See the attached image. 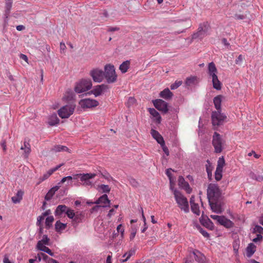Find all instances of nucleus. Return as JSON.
<instances>
[{"label":"nucleus","instance_id":"obj_1","mask_svg":"<svg viewBox=\"0 0 263 263\" xmlns=\"http://www.w3.org/2000/svg\"><path fill=\"white\" fill-rule=\"evenodd\" d=\"M209 204L213 212L221 214L224 210V202L221 192L217 184L210 183L207 189Z\"/></svg>","mask_w":263,"mask_h":263},{"label":"nucleus","instance_id":"obj_2","mask_svg":"<svg viewBox=\"0 0 263 263\" xmlns=\"http://www.w3.org/2000/svg\"><path fill=\"white\" fill-rule=\"evenodd\" d=\"M208 73L212 79L213 88L218 90H220L222 84L218 79L217 69L213 62H211L208 64Z\"/></svg>","mask_w":263,"mask_h":263},{"label":"nucleus","instance_id":"obj_3","mask_svg":"<svg viewBox=\"0 0 263 263\" xmlns=\"http://www.w3.org/2000/svg\"><path fill=\"white\" fill-rule=\"evenodd\" d=\"M174 195L178 207L184 213H189L190 209L187 198L178 190L174 191Z\"/></svg>","mask_w":263,"mask_h":263},{"label":"nucleus","instance_id":"obj_4","mask_svg":"<svg viewBox=\"0 0 263 263\" xmlns=\"http://www.w3.org/2000/svg\"><path fill=\"white\" fill-rule=\"evenodd\" d=\"M104 78H105L108 83H113L117 81V76L116 73L114 65H106L104 67Z\"/></svg>","mask_w":263,"mask_h":263},{"label":"nucleus","instance_id":"obj_5","mask_svg":"<svg viewBox=\"0 0 263 263\" xmlns=\"http://www.w3.org/2000/svg\"><path fill=\"white\" fill-rule=\"evenodd\" d=\"M92 87V82L89 79H82L78 82L74 87V91L78 93H82L89 90Z\"/></svg>","mask_w":263,"mask_h":263},{"label":"nucleus","instance_id":"obj_6","mask_svg":"<svg viewBox=\"0 0 263 263\" xmlns=\"http://www.w3.org/2000/svg\"><path fill=\"white\" fill-rule=\"evenodd\" d=\"M212 144L215 152L220 153L223 148L224 141L219 134L215 132L213 136Z\"/></svg>","mask_w":263,"mask_h":263},{"label":"nucleus","instance_id":"obj_7","mask_svg":"<svg viewBox=\"0 0 263 263\" xmlns=\"http://www.w3.org/2000/svg\"><path fill=\"white\" fill-rule=\"evenodd\" d=\"M209 27V24L208 22H204L200 24L199 26L197 32L193 34L192 38L193 39L197 38L202 39L208 34Z\"/></svg>","mask_w":263,"mask_h":263},{"label":"nucleus","instance_id":"obj_8","mask_svg":"<svg viewBox=\"0 0 263 263\" xmlns=\"http://www.w3.org/2000/svg\"><path fill=\"white\" fill-rule=\"evenodd\" d=\"M95 173H86V174H78L76 176H78L80 180L82 182V185L85 186L92 187L93 185V183L90 181L91 179L95 178L96 176Z\"/></svg>","mask_w":263,"mask_h":263},{"label":"nucleus","instance_id":"obj_9","mask_svg":"<svg viewBox=\"0 0 263 263\" xmlns=\"http://www.w3.org/2000/svg\"><path fill=\"white\" fill-rule=\"evenodd\" d=\"M225 115L221 113V111H214L212 114V121L214 126H219L222 124L226 119Z\"/></svg>","mask_w":263,"mask_h":263},{"label":"nucleus","instance_id":"obj_10","mask_svg":"<svg viewBox=\"0 0 263 263\" xmlns=\"http://www.w3.org/2000/svg\"><path fill=\"white\" fill-rule=\"evenodd\" d=\"M75 106L72 104L63 106L58 110L59 116L61 118H68L73 112Z\"/></svg>","mask_w":263,"mask_h":263},{"label":"nucleus","instance_id":"obj_11","mask_svg":"<svg viewBox=\"0 0 263 263\" xmlns=\"http://www.w3.org/2000/svg\"><path fill=\"white\" fill-rule=\"evenodd\" d=\"M89 74L93 81L96 83H100L104 79V71L99 68L91 69L89 72Z\"/></svg>","mask_w":263,"mask_h":263},{"label":"nucleus","instance_id":"obj_12","mask_svg":"<svg viewBox=\"0 0 263 263\" xmlns=\"http://www.w3.org/2000/svg\"><path fill=\"white\" fill-rule=\"evenodd\" d=\"M99 104L98 102L94 99H82L79 102V105L83 108H89L97 106Z\"/></svg>","mask_w":263,"mask_h":263},{"label":"nucleus","instance_id":"obj_13","mask_svg":"<svg viewBox=\"0 0 263 263\" xmlns=\"http://www.w3.org/2000/svg\"><path fill=\"white\" fill-rule=\"evenodd\" d=\"M155 107L160 111L166 113L168 111L167 103L161 99H156L153 101Z\"/></svg>","mask_w":263,"mask_h":263},{"label":"nucleus","instance_id":"obj_14","mask_svg":"<svg viewBox=\"0 0 263 263\" xmlns=\"http://www.w3.org/2000/svg\"><path fill=\"white\" fill-rule=\"evenodd\" d=\"M107 89V85L105 84H101L96 86L91 92L96 97L101 95L103 92Z\"/></svg>","mask_w":263,"mask_h":263},{"label":"nucleus","instance_id":"obj_15","mask_svg":"<svg viewBox=\"0 0 263 263\" xmlns=\"http://www.w3.org/2000/svg\"><path fill=\"white\" fill-rule=\"evenodd\" d=\"M179 186L184 190L187 193L190 194L192 192V189L190 186L189 183L184 180V178L180 176L178 178Z\"/></svg>","mask_w":263,"mask_h":263},{"label":"nucleus","instance_id":"obj_16","mask_svg":"<svg viewBox=\"0 0 263 263\" xmlns=\"http://www.w3.org/2000/svg\"><path fill=\"white\" fill-rule=\"evenodd\" d=\"M151 134L152 137L157 141V142L161 145L163 146L164 144V141L161 135L156 130L152 129Z\"/></svg>","mask_w":263,"mask_h":263},{"label":"nucleus","instance_id":"obj_17","mask_svg":"<svg viewBox=\"0 0 263 263\" xmlns=\"http://www.w3.org/2000/svg\"><path fill=\"white\" fill-rule=\"evenodd\" d=\"M149 112L153 117V120L157 123L159 124L161 121V117L159 112L154 108H149Z\"/></svg>","mask_w":263,"mask_h":263},{"label":"nucleus","instance_id":"obj_18","mask_svg":"<svg viewBox=\"0 0 263 263\" xmlns=\"http://www.w3.org/2000/svg\"><path fill=\"white\" fill-rule=\"evenodd\" d=\"M95 203L96 204H103L102 206L106 207L109 206L110 200L108 199L107 195L106 194H104L99 198Z\"/></svg>","mask_w":263,"mask_h":263},{"label":"nucleus","instance_id":"obj_19","mask_svg":"<svg viewBox=\"0 0 263 263\" xmlns=\"http://www.w3.org/2000/svg\"><path fill=\"white\" fill-rule=\"evenodd\" d=\"M218 224L224 226L226 228H231L234 226V223L224 216H222V218Z\"/></svg>","mask_w":263,"mask_h":263},{"label":"nucleus","instance_id":"obj_20","mask_svg":"<svg viewBox=\"0 0 263 263\" xmlns=\"http://www.w3.org/2000/svg\"><path fill=\"white\" fill-rule=\"evenodd\" d=\"M68 209V207L64 204L59 205L57 208L54 211V215L55 216H60L61 217V215L63 213H65Z\"/></svg>","mask_w":263,"mask_h":263},{"label":"nucleus","instance_id":"obj_21","mask_svg":"<svg viewBox=\"0 0 263 263\" xmlns=\"http://www.w3.org/2000/svg\"><path fill=\"white\" fill-rule=\"evenodd\" d=\"M256 249V246L253 243H250L248 245L246 248V255L248 258L251 257L255 252Z\"/></svg>","mask_w":263,"mask_h":263},{"label":"nucleus","instance_id":"obj_22","mask_svg":"<svg viewBox=\"0 0 263 263\" xmlns=\"http://www.w3.org/2000/svg\"><path fill=\"white\" fill-rule=\"evenodd\" d=\"M222 96L221 95H218L213 99V103L215 107L218 111H221V104L222 102Z\"/></svg>","mask_w":263,"mask_h":263},{"label":"nucleus","instance_id":"obj_23","mask_svg":"<svg viewBox=\"0 0 263 263\" xmlns=\"http://www.w3.org/2000/svg\"><path fill=\"white\" fill-rule=\"evenodd\" d=\"M173 96L172 92L168 88H165L160 93V97L165 99H170Z\"/></svg>","mask_w":263,"mask_h":263},{"label":"nucleus","instance_id":"obj_24","mask_svg":"<svg viewBox=\"0 0 263 263\" xmlns=\"http://www.w3.org/2000/svg\"><path fill=\"white\" fill-rule=\"evenodd\" d=\"M49 238L47 235H44L42 239L39 240L37 243V249L42 247L45 246V245H49Z\"/></svg>","mask_w":263,"mask_h":263},{"label":"nucleus","instance_id":"obj_25","mask_svg":"<svg viewBox=\"0 0 263 263\" xmlns=\"http://www.w3.org/2000/svg\"><path fill=\"white\" fill-rule=\"evenodd\" d=\"M21 149L24 151L25 156L27 157L31 151L30 145L29 142L26 140L24 141V144L21 146Z\"/></svg>","mask_w":263,"mask_h":263},{"label":"nucleus","instance_id":"obj_26","mask_svg":"<svg viewBox=\"0 0 263 263\" xmlns=\"http://www.w3.org/2000/svg\"><path fill=\"white\" fill-rule=\"evenodd\" d=\"M136 250L135 249H130L128 252L125 253L123 256L122 257L124 258L125 259H121L120 261L121 262H124L126 261H127L131 256L134 255L135 254Z\"/></svg>","mask_w":263,"mask_h":263},{"label":"nucleus","instance_id":"obj_27","mask_svg":"<svg viewBox=\"0 0 263 263\" xmlns=\"http://www.w3.org/2000/svg\"><path fill=\"white\" fill-rule=\"evenodd\" d=\"M23 194V192L21 190L18 191L16 196L11 198L12 202L14 203H19L22 199Z\"/></svg>","mask_w":263,"mask_h":263},{"label":"nucleus","instance_id":"obj_28","mask_svg":"<svg viewBox=\"0 0 263 263\" xmlns=\"http://www.w3.org/2000/svg\"><path fill=\"white\" fill-rule=\"evenodd\" d=\"M59 119L56 114L52 115L49 118L48 123L50 125L54 126L59 124Z\"/></svg>","mask_w":263,"mask_h":263},{"label":"nucleus","instance_id":"obj_29","mask_svg":"<svg viewBox=\"0 0 263 263\" xmlns=\"http://www.w3.org/2000/svg\"><path fill=\"white\" fill-rule=\"evenodd\" d=\"M193 253L196 261L201 262H202L204 261L205 256L199 251L195 250L193 251Z\"/></svg>","mask_w":263,"mask_h":263},{"label":"nucleus","instance_id":"obj_30","mask_svg":"<svg viewBox=\"0 0 263 263\" xmlns=\"http://www.w3.org/2000/svg\"><path fill=\"white\" fill-rule=\"evenodd\" d=\"M66 227V223H62L60 221H57L55 224V229L57 232H61L65 229Z\"/></svg>","mask_w":263,"mask_h":263},{"label":"nucleus","instance_id":"obj_31","mask_svg":"<svg viewBox=\"0 0 263 263\" xmlns=\"http://www.w3.org/2000/svg\"><path fill=\"white\" fill-rule=\"evenodd\" d=\"M12 0H6L5 13H6V14H10L12 6Z\"/></svg>","mask_w":263,"mask_h":263},{"label":"nucleus","instance_id":"obj_32","mask_svg":"<svg viewBox=\"0 0 263 263\" xmlns=\"http://www.w3.org/2000/svg\"><path fill=\"white\" fill-rule=\"evenodd\" d=\"M129 66V61H126L123 62L120 66L119 69L122 73H125Z\"/></svg>","mask_w":263,"mask_h":263},{"label":"nucleus","instance_id":"obj_33","mask_svg":"<svg viewBox=\"0 0 263 263\" xmlns=\"http://www.w3.org/2000/svg\"><path fill=\"white\" fill-rule=\"evenodd\" d=\"M239 240L236 239L233 242V248L234 252L236 256L238 255V250L239 248Z\"/></svg>","mask_w":263,"mask_h":263},{"label":"nucleus","instance_id":"obj_34","mask_svg":"<svg viewBox=\"0 0 263 263\" xmlns=\"http://www.w3.org/2000/svg\"><path fill=\"white\" fill-rule=\"evenodd\" d=\"M52 150L55 152H66L68 150V148L65 146L57 145L53 147Z\"/></svg>","mask_w":263,"mask_h":263},{"label":"nucleus","instance_id":"obj_35","mask_svg":"<svg viewBox=\"0 0 263 263\" xmlns=\"http://www.w3.org/2000/svg\"><path fill=\"white\" fill-rule=\"evenodd\" d=\"M191 210L193 213L196 214L197 216H199L200 214V211L199 210V206L198 204L194 203L191 205Z\"/></svg>","mask_w":263,"mask_h":263},{"label":"nucleus","instance_id":"obj_36","mask_svg":"<svg viewBox=\"0 0 263 263\" xmlns=\"http://www.w3.org/2000/svg\"><path fill=\"white\" fill-rule=\"evenodd\" d=\"M225 164V160L223 156L219 158L217 161V165L216 168L222 170L223 167Z\"/></svg>","mask_w":263,"mask_h":263},{"label":"nucleus","instance_id":"obj_37","mask_svg":"<svg viewBox=\"0 0 263 263\" xmlns=\"http://www.w3.org/2000/svg\"><path fill=\"white\" fill-rule=\"evenodd\" d=\"M54 221V218L52 216H48L45 220V224L46 228L49 229L52 226V223Z\"/></svg>","mask_w":263,"mask_h":263},{"label":"nucleus","instance_id":"obj_38","mask_svg":"<svg viewBox=\"0 0 263 263\" xmlns=\"http://www.w3.org/2000/svg\"><path fill=\"white\" fill-rule=\"evenodd\" d=\"M197 80V77H190L187 78L185 81V84L186 85L190 86L195 83Z\"/></svg>","mask_w":263,"mask_h":263},{"label":"nucleus","instance_id":"obj_39","mask_svg":"<svg viewBox=\"0 0 263 263\" xmlns=\"http://www.w3.org/2000/svg\"><path fill=\"white\" fill-rule=\"evenodd\" d=\"M99 190H101L103 193H109L110 191V189L108 185L101 184L98 186Z\"/></svg>","mask_w":263,"mask_h":263},{"label":"nucleus","instance_id":"obj_40","mask_svg":"<svg viewBox=\"0 0 263 263\" xmlns=\"http://www.w3.org/2000/svg\"><path fill=\"white\" fill-rule=\"evenodd\" d=\"M37 249L48 254L51 256H54V253L52 252L50 249L46 246L42 247L41 248H37Z\"/></svg>","mask_w":263,"mask_h":263},{"label":"nucleus","instance_id":"obj_41","mask_svg":"<svg viewBox=\"0 0 263 263\" xmlns=\"http://www.w3.org/2000/svg\"><path fill=\"white\" fill-rule=\"evenodd\" d=\"M222 170L217 168L216 169V171L215 172V178L217 181H219L221 179L222 177Z\"/></svg>","mask_w":263,"mask_h":263},{"label":"nucleus","instance_id":"obj_42","mask_svg":"<svg viewBox=\"0 0 263 263\" xmlns=\"http://www.w3.org/2000/svg\"><path fill=\"white\" fill-rule=\"evenodd\" d=\"M66 214L70 219H73L75 216V213L74 211L69 208H68L66 211Z\"/></svg>","mask_w":263,"mask_h":263},{"label":"nucleus","instance_id":"obj_43","mask_svg":"<svg viewBox=\"0 0 263 263\" xmlns=\"http://www.w3.org/2000/svg\"><path fill=\"white\" fill-rule=\"evenodd\" d=\"M252 232L253 233H258V234L263 233V228L260 226L256 225L253 228Z\"/></svg>","mask_w":263,"mask_h":263},{"label":"nucleus","instance_id":"obj_44","mask_svg":"<svg viewBox=\"0 0 263 263\" xmlns=\"http://www.w3.org/2000/svg\"><path fill=\"white\" fill-rule=\"evenodd\" d=\"M44 218L40 215L37 218L36 225L40 227V231H42V227L43 226V221L44 220Z\"/></svg>","mask_w":263,"mask_h":263},{"label":"nucleus","instance_id":"obj_45","mask_svg":"<svg viewBox=\"0 0 263 263\" xmlns=\"http://www.w3.org/2000/svg\"><path fill=\"white\" fill-rule=\"evenodd\" d=\"M182 84L181 81H176L174 83L171 85V89L174 90L178 88Z\"/></svg>","mask_w":263,"mask_h":263},{"label":"nucleus","instance_id":"obj_46","mask_svg":"<svg viewBox=\"0 0 263 263\" xmlns=\"http://www.w3.org/2000/svg\"><path fill=\"white\" fill-rule=\"evenodd\" d=\"M130 184L134 187H137L139 185L138 182L134 178H131L129 179Z\"/></svg>","mask_w":263,"mask_h":263},{"label":"nucleus","instance_id":"obj_47","mask_svg":"<svg viewBox=\"0 0 263 263\" xmlns=\"http://www.w3.org/2000/svg\"><path fill=\"white\" fill-rule=\"evenodd\" d=\"M199 231L200 233L204 237L206 238H209L210 237L209 234L204 229H203L201 228H200L199 229Z\"/></svg>","mask_w":263,"mask_h":263},{"label":"nucleus","instance_id":"obj_48","mask_svg":"<svg viewBox=\"0 0 263 263\" xmlns=\"http://www.w3.org/2000/svg\"><path fill=\"white\" fill-rule=\"evenodd\" d=\"M61 166V165H58L55 167L49 170L46 173L50 176L55 171L58 170Z\"/></svg>","mask_w":263,"mask_h":263},{"label":"nucleus","instance_id":"obj_49","mask_svg":"<svg viewBox=\"0 0 263 263\" xmlns=\"http://www.w3.org/2000/svg\"><path fill=\"white\" fill-rule=\"evenodd\" d=\"M171 171H173V170L171 168L167 169L166 170V175L168 177L170 180V183L172 182V173Z\"/></svg>","mask_w":263,"mask_h":263},{"label":"nucleus","instance_id":"obj_50","mask_svg":"<svg viewBox=\"0 0 263 263\" xmlns=\"http://www.w3.org/2000/svg\"><path fill=\"white\" fill-rule=\"evenodd\" d=\"M211 218L213 220H216L218 223H219L220 219L222 218V216L216 215H211L210 216Z\"/></svg>","mask_w":263,"mask_h":263},{"label":"nucleus","instance_id":"obj_51","mask_svg":"<svg viewBox=\"0 0 263 263\" xmlns=\"http://www.w3.org/2000/svg\"><path fill=\"white\" fill-rule=\"evenodd\" d=\"M136 102V99L134 98L133 97H129L127 102V105L128 106H130L132 105H133Z\"/></svg>","mask_w":263,"mask_h":263},{"label":"nucleus","instance_id":"obj_52","mask_svg":"<svg viewBox=\"0 0 263 263\" xmlns=\"http://www.w3.org/2000/svg\"><path fill=\"white\" fill-rule=\"evenodd\" d=\"M49 177V176L47 173H45V174H44V175L42 177H41L39 178V182L37 184H39L42 182H43L44 180H45L47 179H48Z\"/></svg>","mask_w":263,"mask_h":263},{"label":"nucleus","instance_id":"obj_53","mask_svg":"<svg viewBox=\"0 0 263 263\" xmlns=\"http://www.w3.org/2000/svg\"><path fill=\"white\" fill-rule=\"evenodd\" d=\"M59 187L60 186L59 185L53 186L49 190V194L51 193V195H53L55 192L59 189Z\"/></svg>","mask_w":263,"mask_h":263},{"label":"nucleus","instance_id":"obj_54","mask_svg":"<svg viewBox=\"0 0 263 263\" xmlns=\"http://www.w3.org/2000/svg\"><path fill=\"white\" fill-rule=\"evenodd\" d=\"M9 14H6V13H5L4 15H5V18H4V29H6L7 26H8V16H9Z\"/></svg>","mask_w":263,"mask_h":263},{"label":"nucleus","instance_id":"obj_55","mask_svg":"<svg viewBox=\"0 0 263 263\" xmlns=\"http://www.w3.org/2000/svg\"><path fill=\"white\" fill-rule=\"evenodd\" d=\"M117 230L118 233H119V232L121 233V236L123 237V234H124V229L122 228V224H119L117 226Z\"/></svg>","mask_w":263,"mask_h":263},{"label":"nucleus","instance_id":"obj_56","mask_svg":"<svg viewBox=\"0 0 263 263\" xmlns=\"http://www.w3.org/2000/svg\"><path fill=\"white\" fill-rule=\"evenodd\" d=\"M262 236L261 234H257L256 237L253 239V241L255 243H257L262 240Z\"/></svg>","mask_w":263,"mask_h":263},{"label":"nucleus","instance_id":"obj_57","mask_svg":"<svg viewBox=\"0 0 263 263\" xmlns=\"http://www.w3.org/2000/svg\"><path fill=\"white\" fill-rule=\"evenodd\" d=\"M41 255L42 259L44 260L45 261H47L48 262V260H49V258H50L47 255L44 254V253H41Z\"/></svg>","mask_w":263,"mask_h":263},{"label":"nucleus","instance_id":"obj_58","mask_svg":"<svg viewBox=\"0 0 263 263\" xmlns=\"http://www.w3.org/2000/svg\"><path fill=\"white\" fill-rule=\"evenodd\" d=\"M1 145L3 148V151L5 152L7 149L6 140H3L1 142Z\"/></svg>","mask_w":263,"mask_h":263},{"label":"nucleus","instance_id":"obj_59","mask_svg":"<svg viewBox=\"0 0 263 263\" xmlns=\"http://www.w3.org/2000/svg\"><path fill=\"white\" fill-rule=\"evenodd\" d=\"M243 60V58L242 55H239L238 57L236 59L235 63L237 64H239L241 63Z\"/></svg>","mask_w":263,"mask_h":263},{"label":"nucleus","instance_id":"obj_60","mask_svg":"<svg viewBox=\"0 0 263 263\" xmlns=\"http://www.w3.org/2000/svg\"><path fill=\"white\" fill-rule=\"evenodd\" d=\"M20 59L24 60L25 62H28V59L26 55L21 53L20 54Z\"/></svg>","mask_w":263,"mask_h":263},{"label":"nucleus","instance_id":"obj_61","mask_svg":"<svg viewBox=\"0 0 263 263\" xmlns=\"http://www.w3.org/2000/svg\"><path fill=\"white\" fill-rule=\"evenodd\" d=\"M162 147V149L164 153L166 155V156L169 155V151L167 147L165 146V144L163 145V146H161Z\"/></svg>","mask_w":263,"mask_h":263},{"label":"nucleus","instance_id":"obj_62","mask_svg":"<svg viewBox=\"0 0 263 263\" xmlns=\"http://www.w3.org/2000/svg\"><path fill=\"white\" fill-rule=\"evenodd\" d=\"M136 234V231L135 230H133L132 232H131V233L130 234V236H129V238H130V240H133L135 238Z\"/></svg>","mask_w":263,"mask_h":263},{"label":"nucleus","instance_id":"obj_63","mask_svg":"<svg viewBox=\"0 0 263 263\" xmlns=\"http://www.w3.org/2000/svg\"><path fill=\"white\" fill-rule=\"evenodd\" d=\"M235 18L236 20H243L245 18V16L241 14H236L235 15Z\"/></svg>","mask_w":263,"mask_h":263},{"label":"nucleus","instance_id":"obj_64","mask_svg":"<svg viewBox=\"0 0 263 263\" xmlns=\"http://www.w3.org/2000/svg\"><path fill=\"white\" fill-rule=\"evenodd\" d=\"M3 263H12L11 261H10L8 258V257L7 255H5L4 259H3Z\"/></svg>","mask_w":263,"mask_h":263}]
</instances>
